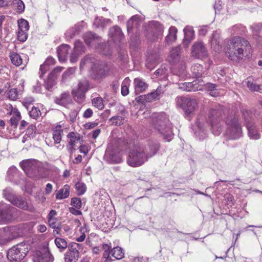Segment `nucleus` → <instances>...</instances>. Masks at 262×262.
I'll return each instance as SVG.
<instances>
[{
    "label": "nucleus",
    "instance_id": "9",
    "mask_svg": "<svg viewBox=\"0 0 262 262\" xmlns=\"http://www.w3.org/2000/svg\"><path fill=\"white\" fill-rule=\"evenodd\" d=\"M90 88V84L86 79H81L78 81L77 86L73 89L72 94L75 100L79 103L83 101L85 93Z\"/></svg>",
    "mask_w": 262,
    "mask_h": 262
},
{
    "label": "nucleus",
    "instance_id": "16",
    "mask_svg": "<svg viewBox=\"0 0 262 262\" xmlns=\"http://www.w3.org/2000/svg\"><path fill=\"white\" fill-rule=\"evenodd\" d=\"M83 39L85 43L89 46H95L99 48L101 46V38L94 33L87 32L83 35Z\"/></svg>",
    "mask_w": 262,
    "mask_h": 262
},
{
    "label": "nucleus",
    "instance_id": "42",
    "mask_svg": "<svg viewBox=\"0 0 262 262\" xmlns=\"http://www.w3.org/2000/svg\"><path fill=\"white\" fill-rule=\"evenodd\" d=\"M10 58L12 63L16 66H19L22 63V59L20 56L16 53H11Z\"/></svg>",
    "mask_w": 262,
    "mask_h": 262
},
{
    "label": "nucleus",
    "instance_id": "26",
    "mask_svg": "<svg viewBox=\"0 0 262 262\" xmlns=\"http://www.w3.org/2000/svg\"><path fill=\"white\" fill-rule=\"evenodd\" d=\"M246 127L248 131V136L250 139L257 140L260 138V134L253 122H248Z\"/></svg>",
    "mask_w": 262,
    "mask_h": 262
},
{
    "label": "nucleus",
    "instance_id": "39",
    "mask_svg": "<svg viewBox=\"0 0 262 262\" xmlns=\"http://www.w3.org/2000/svg\"><path fill=\"white\" fill-rule=\"evenodd\" d=\"M111 255L116 259H121L124 256L123 250L120 247H116L111 250Z\"/></svg>",
    "mask_w": 262,
    "mask_h": 262
},
{
    "label": "nucleus",
    "instance_id": "32",
    "mask_svg": "<svg viewBox=\"0 0 262 262\" xmlns=\"http://www.w3.org/2000/svg\"><path fill=\"white\" fill-rule=\"evenodd\" d=\"M83 245L77 243H71L68 246V251L79 257L80 253L83 250Z\"/></svg>",
    "mask_w": 262,
    "mask_h": 262
},
{
    "label": "nucleus",
    "instance_id": "57",
    "mask_svg": "<svg viewBox=\"0 0 262 262\" xmlns=\"http://www.w3.org/2000/svg\"><path fill=\"white\" fill-rule=\"evenodd\" d=\"M71 205L76 209H79L81 207V201L80 198H74L72 199Z\"/></svg>",
    "mask_w": 262,
    "mask_h": 262
},
{
    "label": "nucleus",
    "instance_id": "33",
    "mask_svg": "<svg viewBox=\"0 0 262 262\" xmlns=\"http://www.w3.org/2000/svg\"><path fill=\"white\" fill-rule=\"evenodd\" d=\"M70 100V95L69 92H64L62 93L59 97H56L55 99L56 103L65 106Z\"/></svg>",
    "mask_w": 262,
    "mask_h": 262
},
{
    "label": "nucleus",
    "instance_id": "30",
    "mask_svg": "<svg viewBox=\"0 0 262 262\" xmlns=\"http://www.w3.org/2000/svg\"><path fill=\"white\" fill-rule=\"evenodd\" d=\"M159 148V144L158 142H151L149 143L148 148L145 149V152L148 157V159L154 156Z\"/></svg>",
    "mask_w": 262,
    "mask_h": 262
},
{
    "label": "nucleus",
    "instance_id": "29",
    "mask_svg": "<svg viewBox=\"0 0 262 262\" xmlns=\"http://www.w3.org/2000/svg\"><path fill=\"white\" fill-rule=\"evenodd\" d=\"M181 48L177 47L173 48L170 52L169 55L167 57V60L171 64H174L179 60Z\"/></svg>",
    "mask_w": 262,
    "mask_h": 262
},
{
    "label": "nucleus",
    "instance_id": "8",
    "mask_svg": "<svg viewBox=\"0 0 262 262\" xmlns=\"http://www.w3.org/2000/svg\"><path fill=\"white\" fill-rule=\"evenodd\" d=\"M176 103L188 115L193 114L198 106V103L196 99L185 97H177Z\"/></svg>",
    "mask_w": 262,
    "mask_h": 262
},
{
    "label": "nucleus",
    "instance_id": "45",
    "mask_svg": "<svg viewBox=\"0 0 262 262\" xmlns=\"http://www.w3.org/2000/svg\"><path fill=\"white\" fill-rule=\"evenodd\" d=\"M56 83V78L49 75L45 82V87L48 90H50Z\"/></svg>",
    "mask_w": 262,
    "mask_h": 262
},
{
    "label": "nucleus",
    "instance_id": "18",
    "mask_svg": "<svg viewBox=\"0 0 262 262\" xmlns=\"http://www.w3.org/2000/svg\"><path fill=\"white\" fill-rule=\"evenodd\" d=\"M192 55L197 58H202L207 56V51L204 43L201 41H198L194 43L192 47Z\"/></svg>",
    "mask_w": 262,
    "mask_h": 262
},
{
    "label": "nucleus",
    "instance_id": "55",
    "mask_svg": "<svg viewBox=\"0 0 262 262\" xmlns=\"http://www.w3.org/2000/svg\"><path fill=\"white\" fill-rule=\"evenodd\" d=\"M14 5H16L17 11L19 13L24 12L25 9V5L21 0H15Z\"/></svg>",
    "mask_w": 262,
    "mask_h": 262
},
{
    "label": "nucleus",
    "instance_id": "19",
    "mask_svg": "<svg viewBox=\"0 0 262 262\" xmlns=\"http://www.w3.org/2000/svg\"><path fill=\"white\" fill-rule=\"evenodd\" d=\"M80 68L83 69L84 67L91 68L93 71L97 72L98 74H105L103 72H101V69L100 71H98V67L97 66L96 60L93 58L89 56H85L84 58L81 59L80 62Z\"/></svg>",
    "mask_w": 262,
    "mask_h": 262
},
{
    "label": "nucleus",
    "instance_id": "62",
    "mask_svg": "<svg viewBox=\"0 0 262 262\" xmlns=\"http://www.w3.org/2000/svg\"><path fill=\"white\" fill-rule=\"evenodd\" d=\"M80 55V54L78 53V52H75V51L73 50V52L71 53L70 55V62L72 63H74L76 62Z\"/></svg>",
    "mask_w": 262,
    "mask_h": 262
},
{
    "label": "nucleus",
    "instance_id": "11",
    "mask_svg": "<svg viewBox=\"0 0 262 262\" xmlns=\"http://www.w3.org/2000/svg\"><path fill=\"white\" fill-rule=\"evenodd\" d=\"M4 195L7 200L17 207L31 212L35 211V208L32 206H29L27 202L23 198L16 196L11 193L7 194L6 190L4 191Z\"/></svg>",
    "mask_w": 262,
    "mask_h": 262
},
{
    "label": "nucleus",
    "instance_id": "51",
    "mask_svg": "<svg viewBox=\"0 0 262 262\" xmlns=\"http://www.w3.org/2000/svg\"><path fill=\"white\" fill-rule=\"evenodd\" d=\"M41 114L40 111L36 107H32L31 110L29 111V115L33 119H37Z\"/></svg>",
    "mask_w": 262,
    "mask_h": 262
},
{
    "label": "nucleus",
    "instance_id": "17",
    "mask_svg": "<svg viewBox=\"0 0 262 262\" xmlns=\"http://www.w3.org/2000/svg\"><path fill=\"white\" fill-rule=\"evenodd\" d=\"M108 36L116 43H119L124 39V34L120 28L117 26H114L109 29Z\"/></svg>",
    "mask_w": 262,
    "mask_h": 262
},
{
    "label": "nucleus",
    "instance_id": "50",
    "mask_svg": "<svg viewBox=\"0 0 262 262\" xmlns=\"http://www.w3.org/2000/svg\"><path fill=\"white\" fill-rule=\"evenodd\" d=\"M247 86L251 91H257L262 93V89L260 85H256L252 82L248 80L247 82Z\"/></svg>",
    "mask_w": 262,
    "mask_h": 262
},
{
    "label": "nucleus",
    "instance_id": "2",
    "mask_svg": "<svg viewBox=\"0 0 262 262\" xmlns=\"http://www.w3.org/2000/svg\"><path fill=\"white\" fill-rule=\"evenodd\" d=\"M152 124L154 128L166 141H171L173 136L172 124L167 115L164 113L154 114L152 115Z\"/></svg>",
    "mask_w": 262,
    "mask_h": 262
},
{
    "label": "nucleus",
    "instance_id": "35",
    "mask_svg": "<svg viewBox=\"0 0 262 262\" xmlns=\"http://www.w3.org/2000/svg\"><path fill=\"white\" fill-rule=\"evenodd\" d=\"M177 29L174 27H171L169 29L168 35L165 37V42L170 45L176 40Z\"/></svg>",
    "mask_w": 262,
    "mask_h": 262
},
{
    "label": "nucleus",
    "instance_id": "49",
    "mask_svg": "<svg viewBox=\"0 0 262 262\" xmlns=\"http://www.w3.org/2000/svg\"><path fill=\"white\" fill-rule=\"evenodd\" d=\"M18 26L19 30L28 31L29 29L28 22L24 19H20L18 20Z\"/></svg>",
    "mask_w": 262,
    "mask_h": 262
},
{
    "label": "nucleus",
    "instance_id": "23",
    "mask_svg": "<svg viewBox=\"0 0 262 262\" xmlns=\"http://www.w3.org/2000/svg\"><path fill=\"white\" fill-rule=\"evenodd\" d=\"M71 47L67 44H63L57 48V53L59 60L64 62L66 60Z\"/></svg>",
    "mask_w": 262,
    "mask_h": 262
},
{
    "label": "nucleus",
    "instance_id": "21",
    "mask_svg": "<svg viewBox=\"0 0 262 262\" xmlns=\"http://www.w3.org/2000/svg\"><path fill=\"white\" fill-rule=\"evenodd\" d=\"M69 139L68 144L67 145V149L68 151L72 154L75 150V147L77 144H81V139L79 135L74 132H71L68 135Z\"/></svg>",
    "mask_w": 262,
    "mask_h": 262
},
{
    "label": "nucleus",
    "instance_id": "47",
    "mask_svg": "<svg viewBox=\"0 0 262 262\" xmlns=\"http://www.w3.org/2000/svg\"><path fill=\"white\" fill-rule=\"evenodd\" d=\"M75 188L77 194L79 195L83 194L86 190L85 184L80 182H78L75 184Z\"/></svg>",
    "mask_w": 262,
    "mask_h": 262
},
{
    "label": "nucleus",
    "instance_id": "28",
    "mask_svg": "<svg viewBox=\"0 0 262 262\" xmlns=\"http://www.w3.org/2000/svg\"><path fill=\"white\" fill-rule=\"evenodd\" d=\"M184 38L183 43L184 45L187 48L190 41L193 39L194 36V32L193 29L189 27H185L184 29Z\"/></svg>",
    "mask_w": 262,
    "mask_h": 262
},
{
    "label": "nucleus",
    "instance_id": "27",
    "mask_svg": "<svg viewBox=\"0 0 262 262\" xmlns=\"http://www.w3.org/2000/svg\"><path fill=\"white\" fill-rule=\"evenodd\" d=\"M135 92L136 95L143 92L148 87L147 84L141 79L136 78L134 79Z\"/></svg>",
    "mask_w": 262,
    "mask_h": 262
},
{
    "label": "nucleus",
    "instance_id": "59",
    "mask_svg": "<svg viewBox=\"0 0 262 262\" xmlns=\"http://www.w3.org/2000/svg\"><path fill=\"white\" fill-rule=\"evenodd\" d=\"M220 40H211V47L215 51H220L221 49Z\"/></svg>",
    "mask_w": 262,
    "mask_h": 262
},
{
    "label": "nucleus",
    "instance_id": "44",
    "mask_svg": "<svg viewBox=\"0 0 262 262\" xmlns=\"http://www.w3.org/2000/svg\"><path fill=\"white\" fill-rule=\"evenodd\" d=\"M73 50L81 54L85 52V47L82 42L77 40L75 41Z\"/></svg>",
    "mask_w": 262,
    "mask_h": 262
},
{
    "label": "nucleus",
    "instance_id": "7",
    "mask_svg": "<svg viewBox=\"0 0 262 262\" xmlns=\"http://www.w3.org/2000/svg\"><path fill=\"white\" fill-rule=\"evenodd\" d=\"M19 164L24 171L30 177H37L40 176L41 163L38 161L28 159L21 161Z\"/></svg>",
    "mask_w": 262,
    "mask_h": 262
},
{
    "label": "nucleus",
    "instance_id": "24",
    "mask_svg": "<svg viewBox=\"0 0 262 262\" xmlns=\"http://www.w3.org/2000/svg\"><path fill=\"white\" fill-rule=\"evenodd\" d=\"M111 19L105 18L103 17L97 16L94 19L93 26L96 28H100L103 30L107 26L112 24Z\"/></svg>",
    "mask_w": 262,
    "mask_h": 262
},
{
    "label": "nucleus",
    "instance_id": "38",
    "mask_svg": "<svg viewBox=\"0 0 262 262\" xmlns=\"http://www.w3.org/2000/svg\"><path fill=\"white\" fill-rule=\"evenodd\" d=\"M54 243L60 251H63L68 247V243L65 239L61 237H56Z\"/></svg>",
    "mask_w": 262,
    "mask_h": 262
},
{
    "label": "nucleus",
    "instance_id": "4",
    "mask_svg": "<svg viewBox=\"0 0 262 262\" xmlns=\"http://www.w3.org/2000/svg\"><path fill=\"white\" fill-rule=\"evenodd\" d=\"M148 160L145 154V148L143 146L136 147L129 152L127 163L130 166L137 167L142 165Z\"/></svg>",
    "mask_w": 262,
    "mask_h": 262
},
{
    "label": "nucleus",
    "instance_id": "58",
    "mask_svg": "<svg viewBox=\"0 0 262 262\" xmlns=\"http://www.w3.org/2000/svg\"><path fill=\"white\" fill-rule=\"evenodd\" d=\"M55 63V59L52 57H49L47 58V59L45 60L44 63L40 66V69L43 70L45 66H46L47 65L52 66L54 65Z\"/></svg>",
    "mask_w": 262,
    "mask_h": 262
},
{
    "label": "nucleus",
    "instance_id": "25",
    "mask_svg": "<svg viewBox=\"0 0 262 262\" xmlns=\"http://www.w3.org/2000/svg\"><path fill=\"white\" fill-rule=\"evenodd\" d=\"M201 84H199L198 80H194L191 82H185L182 83L180 86V89L185 91H196L202 89Z\"/></svg>",
    "mask_w": 262,
    "mask_h": 262
},
{
    "label": "nucleus",
    "instance_id": "31",
    "mask_svg": "<svg viewBox=\"0 0 262 262\" xmlns=\"http://www.w3.org/2000/svg\"><path fill=\"white\" fill-rule=\"evenodd\" d=\"M141 23L142 22L138 16L134 15L132 16L127 22V31L129 32L134 28L137 29Z\"/></svg>",
    "mask_w": 262,
    "mask_h": 262
},
{
    "label": "nucleus",
    "instance_id": "37",
    "mask_svg": "<svg viewBox=\"0 0 262 262\" xmlns=\"http://www.w3.org/2000/svg\"><path fill=\"white\" fill-rule=\"evenodd\" d=\"M192 75L196 78H199L202 77L204 73V70L202 66L200 64H195L192 66L191 69Z\"/></svg>",
    "mask_w": 262,
    "mask_h": 262
},
{
    "label": "nucleus",
    "instance_id": "10",
    "mask_svg": "<svg viewBox=\"0 0 262 262\" xmlns=\"http://www.w3.org/2000/svg\"><path fill=\"white\" fill-rule=\"evenodd\" d=\"M16 209L4 202L0 203V224L11 222L14 219Z\"/></svg>",
    "mask_w": 262,
    "mask_h": 262
},
{
    "label": "nucleus",
    "instance_id": "56",
    "mask_svg": "<svg viewBox=\"0 0 262 262\" xmlns=\"http://www.w3.org/2000/svg\"><path fill=\"white\" fill-rule=\"evenodd\" d=\"M27 32V31L19 30L17 33V38L19 41L24 42L26 40L28 37V34Z\"/></svg>",
    "mask_w": 262,
    "mask_h": 262
},
{
    "label": "nucleus",
    "instance_id": "34",
    "mask_svg": "<svg viewBox=\"0 0 262 262\" xmlns=\"http://www.w3.org/2000/svg\"><path fill=\"white\" fill-rule=\"evenodd\" d=\"M69 195L70 186L66 184L56 193V198L57 200H61L67 198Z\"/></svg>",
    "mask_w": 262,
    "mask_h": 262
},
{
    "label": "nucleus",
    "instance_id": "41",
    "mask_svg": "<svg viewBox=\"0 0 262 262\" xmlns=\"http://www.w3.org/2000/svg\"><path fill=\"white\" fill-rule=\"evenodd\" d=\"M92 103L93 106L96 107L99 110H102L104 106L103 103V100L100 97H97L93 98L92 100Z\"/></svg>",
    "mask_w": 262,
    "mask_h": 262
},
{
    "label": "nucleus",
    "instance_id": "43",
    "mask_svg": "<svg viewBox=\"0 0 262 262\" xmlns=\"http://www.w3.org/2000/svg\"><path fill=\"white\" fill-rule=\"evenodd\" d=\"M79 258L75 254H72L71 252L68 251L64 254V259L65 262H77Z\"/></svg>",
    "mask_w": 262,
    "mask_h": 262
},
{
    "label": "nucleus",
    "instance_id": "13",
    "mask_svg": "<svg viewBox=\"0 0 262 262\" xmlns=\"http://www.w3.org/2000/svg\"><path fill=\"white\" fill-rule=\"evenodd\" d=\"M54 259V257L49 249L43 248L35 252L33 260L34 262H53Z\"/></svg>",
    "mask_w": 262,
    "mask_h": 262
},
{
    "label": "nucleus",
    "instance_id": "63",
    "mask_svg": "<svg viewBox=\"0 0 262 262\" xmlns=\"http://www.w3.org/2000/svg\"><path fill=\"white\" fill-rule=\"evenodd\" d=\"M20 117L16 116H12L10 119V124L12 126H13L16 128L17 126L18 122L20 119Z\"/></svg>",
    "mask_w": 262,
    "mask_h": 262
},
{
    "label": "nucleus",
    "instance_id": "3",
    "mask_svg": "<svg viewBox=\"0 0 262 262\" xmlns=\"http://www.w3.org/2000/svg\"><path fill=\"white\" fill-rule=\"evenodd\" d=\"M224 115V109L221 105H215L209 111L208 121L211 131L215 136L220 135L223 131V116Z\"/></svg>",
    "mask_w": 262,
    "mask_h": 262
},
{
    "label": "nucleus",
    "instance_id": "15",
    "mask_svg": "<svg viewBox=\"0 0 262 262\" xmlns=\"http://www.w3.org/2000/svg\"><path fill=\"white\" fill-rule=\"evenodd\" d=\"M104 157L107 162L112 164L119 163L122 161L120 153L114 151L110 146L107 148Z\"/></svg>",
    "mask_w": 262,
    "mask_h": 262
},
{
    "label": "nucleus",
    "instance_id": "1",
    "mask_svg": "<svg viewBox=\"0 0 262 262\" xmlns=\"http://www.w3.org/2000/svg\"><path fill=\"white\" fill-rule=\"evenodd\" d=\"M251 46L249 42L241 37H234L228 41L227 54L229 59L238 62L247 52H250Z\"/></svg>",
    "mask_w": 262,
    "mask_h": 262
},
{
    "label": "nucleus",
    "instance_id": "54",
    "mask_svg": "<svg viewBox=\"0 0 262 262\" xmlns=\"http://www.w3.org/2000/svg\"><path fill=\"white\" fill-rule=\"evenodd\" d=\"M48 221L50 227H51L52 228H59L60 224V222L58 221V220L56 217L48 219Z\"/></svg>",
    "mask_w": 262,
    "mask_h": 262
},
{
    "label": "nucleus",
    "instance_id": "5",
    "mask_svg": "<svg viewBox=\"0 0 262 262\" xmlns=\"http://www.w3.org/2000/svg\"><path fill=\"white\" fill-rule=\"evenodd\" d=\"M226 135L231 139H236L242 136V129L239 119L235 116H230L226 121Z\"/></svg>",
    "mask_w": 262,
    "mask_h": 262
},
{
    "label": "nucleus",
    "instance_id": "40",
    "mask_svg": "<svg viewBox=\"0 0 262 262\" xmlns=\"http://www.w3.org/2000/svg\"><path fill=\"white\" fill-rule=\"evenodd\" d=\"M76 71L75 68H70L66 71H65L62 76V82H66L69 79L71 78L74 74Z\"/></svg>",
    "mask_w": 262,
    "mask_h": 262
},
{
    "label": "nucleus",
    "instance_id": "20",
    "mask_svg": "<svg viewBox=\"0 0 262 262\" xmlns=\"http://www.w3.org/2000/svg\"><path fill=\"white\" fill-rule=\"evenodd\" d=\"M15 230V227L4 228L3 233L0 235V243L5 244L16 237V235L13 234Z\"/></svg>",
    "mask_w": 262,
    "mask_h": 262
},
{
    "label": "nucleus",
    "instance_id": "60",
    "mask_svg": "<svg viewBox=\"0 0 262 262\" xmlns=\"http://www.w3.org/2000/svg\"><path fill=\"white\" fill-rule=\"evenodd\" d=\"M245 31V27L243 26L242 25H236L232 27L231 28V32H233L235 33H241V31L243 32Z\"/></svg>",
    "mask_w": 262,
    "mask_h": 262
},
{
    "label": "nucleus",
    "instance_id": "52",
    "mask_svg": "<svg viewBox=\"0 0 262 262\" xmlns=\"http://www.w3.org/2000/svg\"><path fill=\"white\" fill-rule=\"evenodd\" d=\"M7 95L10 100H16L18 98V91L15 88L11 89L9 91Z\"/></svg>",
    "mask_w": 262,
    "mask_h": 262
},
{
    "label": "nucleus",
    "instance_id": "14",
    "mask_svg": "<svg viewBox=\"0 0 262 262\" xmlns=\"http://www.w3.org/2000/svg\"><path fill=\"white\" fill-rule=\"evenodd\" d=\"M195 126L197 127V130L195 131V135L200 139H204L208 128V123L205 118L203 117L198 118L195 122Z\"/></svg>",
    "mask_w": 262,
    "mask_h": 262
},
{
    "label": "nucleus",
    "instance_id": "6",
    "mask_svg": "<svg viewBox=\"0 0 262 262\" xmlns=\"http://www.w3.org/2000/svg\"><path fill=\"white\" fill-rule=\"evenodd\" d=\"M28 252L27 245L18 244L10 249L7 253V257L11 262H21Z\"/></svg>",
    "mask_w": 262,
    "mask_h": 262
},
{
    "label": "nucleus",
    "instance_id": "53",
    "mask_svg": "<svg viewBox=\"0 0 262 262\" xmlns=\"http://www.w3.org/2000/svg\"><path fill=\"white\" fill-rule=\"evenodd\" d=\"M242 114L246 125L248 122H253L251 120L252 114L250 111L248 110H243L242 111Z\"/></svg>",
    "mask_w": 262,
    "mask_h": 262
},
{
    "label": "nucleus",
    "instance_id": "12",
    "mask_svg": "<svg viewBox=\"0 0 262 262\" xmlns=\"http://www.w3.org/2000/svg\"><path fill=\"white\" fill-rule=\"evenodd\" d=\"M150 27L151 30L147 33L146 37L150 41H157L163 35V26L157 21H153L151 23Z\"/></svg>",
    "mask_w": 262,
    "mask_h": 262
},
{
    "label": "nucleus",
    "instance_id": "36",
    "mask_svg": "<svg viewBox=\"0 0 262 262\" xmlns=\"http://www.w3.org/2000/svg\"><path fill=\"white\" fill-rule=\"evenodd\" d=\"M81 29V27L79 24H76L74 27L70 28L68 30L66 33V36L69 39L73 38L76 35L78 34Z\"/></svg>",
    "mask_w": 262,
    "mask_h": 262
},
{
    "label": "nucleus",
    "instance_id": "48",
    "mask_svg": "<svg viewBox=\"0 0 262 262\" xmlns=\"http://www.w3.org/2000/svg\"><path fill=\"white\" fill-rule=\"evenodd\" d=\"M250 29L252 30V33L254 35L258 36L262 30V24H253L250 26Z\"/></svg>",
    "mask_w": 262,
    "mask_h": 262
},
{
    "label": "nucleus",
    "instance_id": "22",
    "mask_svg": "<svg viewBox=\"0 0 262 262\" xmlns=\"http://www.w3.org/2000/svg\"><path fill=\"white\" fill-rule=\"evenodd\" d=\"M62 133L63 130L61 129V126H56L53 130L52 133V138L54 141L53 142L47 138L46 140V143L50 146L59 144L61 140Z\"/></svg>",
    "mask_w": 262,
    "mask_h": 262
},
{
    "label": "nucleus",
    "instance_id": "61",
    "mask_svg": "<svg viewBox=\"0 0 262 262\" xmlns=\"http://www.w3.org/2000/svg\"><path fill=\"white\" fill-rule=\"evenodd\" d=\"M62 69L63 68L61 67H57L54 68L49 75L56 79L57 76L62 71Z\"/></svg>",
    "mask_w": 262,
    "mask_h": 262
},
{
    "label": "nucleus",
    "instance_id": "46",
    "mask_svg": "<svg viewBox=\"0 0 262 262\" xmlns=\"http://www.w3.org/2000/svg\"><path fill=\"white\" fill-rule=\"evenodd\" d=\"M124 121V118L120 116H113L110 119V121L112 122V124L116 126H120L123 124Z\"/></svg>",
    "mask_w": 262,
    "mask_h": 262
},
{
    "label": "nucleus",
    "instance_id": "64",
    "mask_svg": "<svg viewBox=\"0 0 262 262\" xmlns=\"http://www.w3.org/2000/svg\"><path fill=\"white\" fill-rule=\"evenodd\" d=\"M93 114V110L89 108L86 109L83 114V117L84 118H89L92 116Z\"/></svg>",
    "mask_w": 262,
    "mask_h": 262
}]
</instances>
